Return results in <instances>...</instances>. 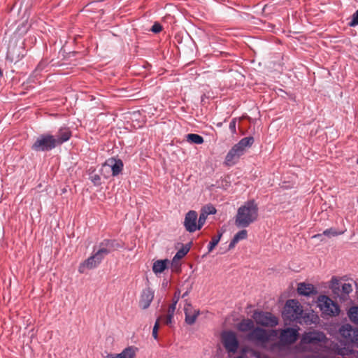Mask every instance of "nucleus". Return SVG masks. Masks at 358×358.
Returning <instances> with one entry per match:
<instances>
[{
  "label": "nucleus",
  "instance_id": "16",
  "mask_svg": "<svg viewBox=\"0 0 358 358\" xmlns=\"http://www.w3.org/2000/svg\"><path fill=\"white\" fill-rule=\"evenodd\" d=\"M123 162L120 159L111 157L108 159L103 165V168L108 167L112 171V176H116L119 175L123 169Z\"/></svg>",
  "mask_w": 358,
  "mask_h": 358
},
{
  "label": "nucleus",
  "instance_id": "14",
  "mask_svg": "<svg viewBox=\"0 0 358 358\" xmlns=\"http://www.w3.org/2000/svg\"><path fill=\"white\" fill-rule=\"evenodd\" d=\"M221 338L222 344L228 352L235 353L237 351L239 343L234 332L231 331H224Z\"/></svg>",
  "mask_w": 358,
  "mask_h": 358
},
{
  "label": "nucleus",
  "instance_id": "25",
  "mask_svg": "<svg viewBox=\"0 0 358 358\" xmlns=\"http://www.w3.org/2000/svg\"><path fill=\"white\" fill-rule=\"evenodd\" d=\"M189 249L190 247L188 245L182 246V248L180 249L175 255L172 261V264L173 265L177 259H180L183 258L189 251Z\"/></svg>",
  "mask_w": 358,
  "mask_h": 358
},
{
  "label": "nucleus",
  "instance_id": "34",
  "mask_svg": "<svg viewBox=\"0 0 358 358\" xmlns=\"http://www.w3.org/2000/svg\"><path fill=\"white\" fill-rule=\"evenodd\" d=\"M358 24V10L352 15V20L349 22L351 27H355Z\"/></svg>",
  "mask_w": 358,
  "mask_h": 358
},
{
  "label": "nucleus",
  "instance_id": "2",
  "mask_svg": "<svg viewBox=\"0 0 358 358\" xmlns=\"http://www.w3.org/2000/svg\"><path fill=\"white\" fill-rule=\"evenodd\" d=\"M71 136V131L69 128H61L55 135H40L31 145V149L36 152L50 151L69 141Z\"/></svg>",
  "mask_w": 358,
  "mask_h": 358
},
{
  "label": "nucleus",
  "instance_id": "23",
  "mask_svg": "<svg viewBox=\"0 0 358 358\" xmlns=\"http://www.w3.org/2000/svg\"><path fill=\"white\" fill-rule=\"evenodd\" d=\"M248 237V231L245 229L241 230L237 234H235L233 239L230 242L229 245V250L233 249L235 245L242 240L246 239Z\"/></svg>",
  "mask_w": 358,
  "mask_h": 358
},
{
  "label": "nucleus",
  "instance_id": "36",
  "mask_svg": "<svg viewBox=\"0 0 358 358\" xmlns=\"http://www.w3.org/2000/svg\"><path fill=\"white\" fill-rule=\"evenodd\" d=\"M236 120L233 119L231 122L229 123V129L231 131L233 134L236 133Z\"/></svg>",
  "mask_w": 358,
  "mask_h": 358
},
{
  "label": "nucleus",
  "instance_id": "11",
  "mask_svg": "<svg viewBox=\"0 0 358 358\" xmlns=\"http://www.w3.org/2000/svg\"><path fill=\"white\" fill-rule=\"evenodd\" d=\"M118 248H120V245L115 241L105 239L100 243L98 250L92 255L101 263L105 256Z\"/></svg>",
  "mask_w": 358,
  "mask_h": 358
},
{
  "label": "nucleus",
  "instance_id": "38",
  "mask_svg": "<svg viewBox=\"0 0 358 358\" xmlns=\"http://www.w3.org/2000/svg\"><path fill=\"white\" fill-rule=\"evenodd\" d=\"M178 302V299H176V301H173V303H176V304Z\"/></svg>",
  "mask_w": 358,
  "mask_h": 358
},
{
  "label": "nucleus",
  "instance_id": "8",
  "mask_svg": "<svg viewBox=\"0 0 358 358\" xmlns=\"http://www.w3.org/2000/svg\"><path fill=\"white\" fill-rule=\"evenodd\" d=\"M303 308L300 303L294 299L287 301L282 316L285 320L301 323L303 319Z\"/></svg>",
  "mask_w": 358,
  "mask_h": 358
},
{
  "label": "nucleus",
  "instance_id": "15",
  "mask_svg": "<svg viewBox=\"0 0 358 358\" xmlns=\"http://www.w3.org/2000/svg\"><path fill=\"white\" fill-rule=\"evenodd\" d=\"M197 213L194 210H189L185 215L184 226L187 231L192 233L197 230Z\"/></svg>",
  "mask_w": 358,
  "mask_h": 358
},
{
  "label": "nucleus",
  "instance_id": "37",
  "mask_svg": "<svg viewBox=\"0 0 358 358\" xmlns=\"http://www.w3.org/2000/svg\"><path fill=\"white\" fill-rule=\"evenodd\" d=\"M91 180L95 184H98L100 180V176L97 174H95L91 177Z\"/></svg>",
  "mask_w": 358,
  "mask_h": 358
},
{
  "label": "nucleus",
  "instance_id": "21",
  "mask_svg": "<svg viewBox=\"0 0 358 358\" xmlns=\"http://www.w3.org/2000/svg\"><path fill=\"white\" fill-rule=\"evenodd\" d=\"M299 294L303 296H310L316 293L315 287L311 284H306L304 282L299 283L297 287Z\"/></svg>",
  "mask_w": 358,
  "mask_h": 358
},
{
  "label": "nucleus",
  "instance_id": "29",
  "mask_svg": "<svg viewBox=\"0 0 358 358\" xmlns=\"http://www.w3.org/2000/svg\"><path fill=\"white\" fill-rule=\"evenodd\" d=\"M223 234V232L218 231V234L216 236H213L212 238L211 241L209 243L208 245V252H210L213 251V250L215 248V246L218 244L219 241H220V238Z\"/></svg>",
  "mask_w": 358,
  "mask_h": 358
},
{
  "label": "nucleus",
  "instance_id": "6",
  "mask_svg": "<svg viewBox=\"0 0 358 358\" xmlns=\"http://www.w3.org/2000/svg\"><path fill=\"white\" fill-rule=\"evenodd\" d=\"M253 143V137L250 136L242 138L232 147L226 155L225 164L229 166L236 164L239 158L245 153L246 148L250 147Z\"/></svg>",
  "mask_w": 358,
  "mask_h": 358
},
{
  "label": "nucleus",
  "instance_id": "27",
  "mask_svg": "<svg viewBox=\"0 0 358 358\" xmlns=\"http://www.w3.org/2000/svg\"><path fill=\"white\" fill-rule=\"evenodd\" d=\"M341 234H343V232L338 233L334 229L330 228L324 230L322 234L314 235L313 238H320L322 235L327 236L328 237L336 236Z\"/></svg>",
  "mask_w": 358,
  "mask_h": 358
},
{
  "label": "nucleus",
  "instance_id": "22",
  "mask_svg": "<svg viewBox=\"0 0 358 358\" xmlns=\"http://www.w3.org/2000/svg\"><path fill=\"white\" fill-rule=\"evenodd\" d=\"M169 263V260L167 259L155 261L152 265V271L156 275L162 273L166 268H167Z\"/></svg>",
  "mask_w": 358,
  "mask_h": 358
},
{
  "label": "nucleus",
  "instance_id": "7",
  "mask_svg": "<svg viewBox=\"0 0 358 358\" xmlns=\"http://www.w3.org/2000/svg\"><path fill=\"white\" fill-rule=\"evenodd\" d=\"M329 287L334 297L338 299L340 301H347L349 299V294L353 290L351 283L343 282L336 277L331 278Z\"/></svg>",
  "mask_w": 358,
  "mask_h": 358
},
{
  "label": "nucleus",
  "instance_id": "35",
  "mask_svg": "<svg viewBox=\"0 0 358 358\" xmlns=\"http://www.w3.org/2000/svg\"><path fill=\"white\" fill-rule=\"evenodd\" d=\"M162 25H161L159 23H158V22H155V23L152 25V28L150 29V30H151L152 32L156 33V34H157V33L160 32V31H162Z\"/></svg>",
  "mask_w": 358,
  "mask_h": 358
},
{
  "label": "nucleus",
  "instance_id": "3",
  "mask_svg": "<svg viewBox=\"0 0 358 358\" xmlns=\"http://www.w3.org/2000/svg\"><path fill=\"white\" fill-rule=\"evenodd\" d=\"M327 344V338L325 334L321 331H313L304 333L296 348L301 352L317 354L326 347ZM316 356V355H313V357Z\"/></svg>",
  "mask_w": 358,
  "mask_h": 358
},
{
  "label": "nucleus",
  "instance_id": "4",
  "mask_svg": "<svg viewBox=\"0 0 358 358\" xmlns=\"http://www.w3.org/2000/svg\"><path fill=\"white\" fill-rule=\"evenodd\" d=\"M257 217V204L254 200L248 201L238 209L235 224L237 227L245 228L256 221Z\"/></svg>",
  "mask_w": 358,
  "mask_h": 358
},
{
  "label": "nucleus",
  "instance_id": "12",
  "mask_svg": "<svg viewBox=\"0 0 358 358\" xmlns=\"http://www.w3.org/2000/svg\"><path fill=\"white\" fill-rule=\"evenodd\" d=\"M118 248H120V245L115 241L105 239L100 243L98 250L92 255L101 263L105 256Z\"/></svg>",
  "mask_w": 358,
  "mask_h": 358
},
{
  "label": "nucleus",
  "instance_id": "33",
  "mask_svg": "<svg viewBox=\"0 0 358 358\" xmlns=\"http://www.w3.org/2000/svg\"><path fill=\"white\" fill-rule=\"evenodd\" d=\"M162 318V317H159L157 319L155 324L152 329V336L155 339H157L158 338V330L159 328V321Z\"/></svg>",
  "mask_w": 358,
  "mask_h": 358
},
{
  "label": "nucleus",
  "instance_id": "13",
  "mask_svg": "<svg viewBox=\"0 0 358 358\" xmlns=\"http://www.w3.org/2000/svg\"><path fill=\"white\" fill-rule=\"evenodd\" d=\"M339 334L343 341L348 344H358V329L349 324H343L339 329Z\"/></svg>",
  "mask_w": 358,
  "mask_h": 358
},
{
  "label": "nucleus",
  "instance_id": "28",
  "mask_svg": "<svg viewBox=\"0 0 358 358\" xmlns=\"http://www.w3.org/2000/svg\"><path fill=\"white\" fill-rule=\"evenodd\" d=\"M175 310H176V303H173L171 305L169 306L167 315L165 317L164 322L166 324H170L172 322V319L173 317Z\"/></svg>",
  "mask_w": 358,
  "mask_h": 358
},
{
  "label": "nucleus",
  "instance_id": "39",
  "mask_svg": "<svg viewBox=\"0 0 358 358\" xmlns=\"http://www.w3.org/2000/svg\"><path fill=\"white\" fill-rule=\"evenodd\" d=\"M357 164H358V160H357Z\"/></svg>",
  "mask_w": 358,
  "mask_h": 358
},
{
  "label": "nucleus",
  "instance_id": "1",
  "mask_svg": "<svg viewBox=\"0 0 358 358\" xmlns=\"http://www.w3.org/2000/svg\"><path fill=\"white\" fill-rule=\"evenodd\" d=\"M237 329L242 333H247L245 338L262 348H266L272 338L278 336V330L266 329L255 327V320L245 318L236 324Z\"/></svg>",
  "mask_w": 358,
  "mask_h": 358
},
{
  "label": "nucleus",
  "instance_id": "18",
  "mask_svg": "<svg viewBox=\"0 0 358 358\" xmlns=\"http://www.w3.org/2000/svg\"><path fill=\"white\" fill-rule=\"evenodd\" d=\"M185 322L189 325L194 324L199 315V310L194 309L191 304H186L184 308Z\"/></svg>",
  "mask_w": 358,
  "mask_h": 358
},
{
  "label": "nucleus",
  "instance_id": "10",
  "mask_svg": "<svg viewBox=\"0 0 358 358\" xmlns=\"http://www.w3.org/2000/svg\"><path fill=\"white\" fill-rule=\"evenodd\" d=\"M252 317L257 325L265 327H275L278 324V319L269 312L255 310Z\"/></svg>",
  "mask_w": 358,
  "mask_h": 358
},
{
  "label": "nucleus",
  "instance_id": "17",
  "mask_svg": "<svg viewBox=\"0 0 358 358\" xmlns=\"http://www.w3.org/2000/svg\"><path fill=\"white\" fill-rule=\"evenodd\" d=\"M154 299V292L150 288H145L143 290L140 300L139 306L142 309H147Z\"/></svg>",
  "mask_w": 358,
  "mask_h": 358
},
{
  "label": "nucleus",
  "instance_id": "31",
  "mask_svg": "<svg viewBox=\"0 0 358 358\" xmlns=\"http://www.w3.org/2000/svg\"><path fill=\"white\" fill-rule=\"evenodd\" d=\"M201 211L208 216V215L215 214L216 209L214 206L210 205L204 206Z\"/></svg>",
  "mask_w": 358,
  "mask_h": 358
},
{
  "label": "nucleus",
  "instance_id": "9",
  "mask_svg": "<svg viewBox=\"0 0 358 358\" xmlns=\"http://www.w3.org/2000/svg\"><path fill=\"white\" fill-rule=\"evenodd\" d=\"M318 306L322 314L327 316H336L340 313L338 305L326 295H320L317 298Z\"/></svg>",
  "mask_w": 358,
  "mask_h": 358
},
{
  "label": "nucleus",
  "instance_id": "20",
  "mask_svg": "<svg viewBox=\"0 0 358 358\" xmlns=\"http://www.w3.org/2000/svg\"><path fill=\"white\" fill-rule=\"evenodd\" d=\"M134 347H128L119 354H108L106 358H134L136 354Z\"/></svg>",
  "mask_w": 358,
  "mask_h": 358
},
{
  "label": "nucleus",
  "instance_id": "24",
  "mask_svg": "<svg viewBox=\"0 0 358 358\" xmlns=\"http://www.w3.org/2000/svg\"><path fill=\"white\" fill-rule=\"evenodd\" d=\"M348 316L350 320L358 324V306H352L348 310Z\"/></svg>",
  "mask_w": 358,
  "mask_h": 358
},
{
  "label": "nucleus",
  "instance_id": "32",
  "mask_svg": "<svg viewBox=\"0 0 358 358\" xmlns=\"http://www.w3.org/2000/svg\"><path fill=\"white\" fill-rule=\"evenodd\" d=\"M207 215L204 214L202 211L201 212V214L199 215L198 223L197 224V229L199 230L205 224Z\"/></svg>",
  "mask_w": 358,
  "mask_h": 358
},
{
  "label": "nucleus",
  "instance_id": "30",
  "mask_svg": "<svg viewBox=\"0 0 358 358\" xmlns=\"http://www.w3.org/2000/svg\"><path fill=\"white\" fill-rule=\"evenodd\" d=\"M352 350L348 348H341L338 350L337 358H351Z\"/></svg>",
  "mask_w": 358,
  "mask_h": 358
},
{
  "label": "nucleus",
  "instance_id": "19",
  "mask_svg": "<svg viewBox=\"0 0 358 358\" xmlns=\"http://www.w3.org/2000/svg\"><path fill=\"white\" fill-rule=\"evenodd\" d=\"M99 264L100 262L95 259L94 256L92 255L80 264L78 271L80 273H83L85 268L92 269L97 267Z\"/></svg>",
  "mask_w": 358,
  "mask_h": 358
},
{
  "label": "nucleus",
  "instance_id": "5",
  "mask_svg": "<svg viewBox=\"0 0 358 358\" xmlns=\"http://www.w3.org/2000/svg\"><path fill=\"white\" fill-rule=\"evenodd\" d=\"M298 330L293 328L282 329L279 335V341L271 345L267 344L266 350L274 352L276 350H281L295 343L298 338Z\"/></svg>",
  "mask_w": 358,
  "mask_h": 358
},
{
  "label": "nucleus",
  "instance_id": "26",
  "mask_svg": "<svg viewBox=\"0 0 358 358\" xmlns=\"http://www.w3.org/2000/svg\"><path fill=\"white\" fill-rule=\"evenodd\" d=\"M186 138L187 141L191 143L199 145L203 143V138L199 134H189Z\"/></svg>",
  "mask_w": 358,
  "mask_h": 358
}]
</instances>
